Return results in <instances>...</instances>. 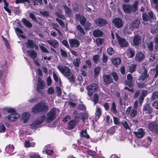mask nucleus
Returning a JSON list of instances; mask_svg holds the SVG:
<instances>
[{
	"instance_id": "4c0bfd02",
	"label": "nucleus",
	"mask_w": 158,
	"mask_h": 158,
	"mask_svg": "<svg viewBox=\"0 0 158 158\" xmlns=\"http://www.w3.org/2000/svg\"><path fill=\"white\" fill-rule=\"evenodd\" d=\"M76 28L79 33H81L82 35H85V33L84 29L81 25H77V26Z\"/></svg>"
},
{
	"instance_id": "0e129e2a",
	"label": "nucleus",
	"mask_w": 158,
	"mask_h": 158,
	"mask_svg": "<svg viewBox=\"0 0 158 158\" xmlns=\"http://www.w3.org/2000/svg\"><path fill=\"white\" fill-rule=\"evenodd\" d=\"M103 40L101 38H97L96 40L97 44L98 45H101L103 43Z\"/></svg>"
},
{
	"instance_id": "1a4fd4ad",
	"label": "nucleus",
	"mask_w": 158,
	"mask_h": 158,
	"mask_svg": "<svg viewBox=\"0 0 158 158\" xmlns=\"http://www.w3.org/2000/svg\"><path fill=\"white\" fill-rule=\"evenodd\" d=\"M154 17V15L152 11L148 12L147 14L146 13H144L142 15L143 20L145 21L149 20L152 22V20H153Z\"/></svg>"
},
{
	"instance_id": "6e6d98bb",
	"label": "nucleus",
	"mask_w": 158,
	"mask_h": 158,
	"mask_svg": "<svg viewBox=\"0 0 158 158\" xmlns=\"http://www.w3.org/2000/svg\"><path fill=\"white\" fill-rule=\"evenodd\" d=\"M111 75L114 78L115 81H117L118 80V76L116 73L113 72L111 73Z\"/></svg>"
},
{
	"instance_id": "c756f323",
	"label": "nucleus",
	"mask_w": 158,
	"mask_h": 158,
	"mask_svg": "<svg viewBox=\"0 0 158 158\" xmlns=\"http://www.w3.org/2000/svg\"><path fill=\"white\" fill-rule=\"evenodd\" d=\"M94 36L95 37H100L102 35L103 32L99 30H96L93 31Z\"/></svg>"
},
{
	"instance_id": "a18cd8bd",
	"label": "nucleus",
	"mask_w": 158,
	"mask_h": 158,
	"mask_svg": "<svg viewBox=\"0 0 158 158\" xmlns=\"http://www.w3.org/2000/svg\"><path fill=\"white\" fill-rule=\"evenodd\" d=\"M99 100L98 95L97 94H95L94 95L93 101L94 102V104L95 105L98 102Z\"/></svg>"
},
{
	"instance_id": "5701e85b",
	"label": "nucleus",
	"mask_w": 158,
	"mask_h": 158,
	"mask_svg": "<svg viewBox=\"0 0 158 158\" xmlns=\"http://www.w3.org/2000/svg\"><path fill=\"white\" fill-rule=\"evenodd\" d=\"M28 55L31 58L35 59L37 57V53L34 50H27L26 51Z\"/></svg>"
},
{
	"instance_id": "5fc2aeb1",
	"label": "nucleus",
	"mask_w": 158,
	"mask_h": 158,
	"mask_svg": "<svg viewBox=\"0 0 158 158\" xmlns=\"http://www.w3.org/2000/svg\"><path fill=\"white\" fill-rule=\"evenodd\" d=\"M25 2L29 3L30 2V1L29 0H15V2L16 4L24 3Z\"/></svg>"
},
{
	"instance_id": "09e8293b",
	"label": "nucleus",
	"mask_w": 158,
	"mask_h": 158,
	"mask_svg": "<svg viewBox=\"0 0 158 158\" xmlns=\"http://www.w3.org/2000/svg\"><path fill=\"white\" fill-rule=\"evenodd\" d=\"M93 60L95 63H98L99 62V56L98 55H94L93 56Z\"/></svg>"
},
{
	"instance_id": "4be33fe9",
	"label": "nucleus",
	"mask_w": 158,
	"mask_h": 158,
	"mask_svg": "<svg viewBox=\"0 0 158 158\" xmlns=\"http://www.w3.org/2000/svg\"><path fill=\"white\" fill-rule=\"evenodd\" d=\"M133 133L138 138L143 137L144 134V132L143 129L142 128L138 129L136 131H134Z\"/></svg>"
},
{
	"instance_id": "052dcab7",
	"label": "nucleus",
	"mask_w": 158,
	"mask_h": 158,
	"mask_svg": "<svg viewBox=\"0 0 158 158\" xmlns=\"http://www.w3.org/2000/svg\"><path fill=\"white\" fill-rule=\"evenodd\" d=\"M152 106L156 109L158 110V101L156 100L152 104Z\"/></svg>"
},
{
	"instance_id": "49530a36",
	"label": "nucleus",
	"mask_w": 158,
	"mask_h": 158,
	"mask_svg": "<svg viewBox=\"0 0 158 158\" xmlns=\"http://www.w3.org/2000/svg\"><path fill=\"white\" fill-rule=\"evenodd\" d=\"M33 3L34 6L38 5L39 3L40 5H42L43 3L42 0H31Z\"/></svg>"
},
{
	"instance_id": "9b49d317",
	"label": "nucleus",
	"mask_w": 158,
	"mask_h": 158,
	"mask_svg": "<svg viewBox=\"0 0 158 158\" xmlns=\"http://www.w3.org/2000/svg\"><path fill=\"white\" fill-rule=\"evenodd\" d=\"M112 23L115 27L119 28L123 26V22L122 20L119 18H115L113 19Z\"/></svg>"
},
{
	"instance_id": "f704fd0d",
	"label": "nucleus",
	"mask_w": 158,
	"mask_h": 158,
	"mask_svg": "<svg viewBox=\"0 0 158 158\" xmlns=\"http://www.w3.org/2000/svg\"><path fill=\"white\" fill-rule=\"evenodd\" d=\"M133 41L135 45H138L140 42V38L138 35H136L133 39Z\"/></svg>"
},
{
	"instance_id": "bf43d9fd",
	"label": "nucleus",
	"mask_w": 158,
	"mask_h": 158,
	"mask_svg": "<svg viewBox=\"0 0 158 158\" xmlns=\"http://www.w3.org/2000/svg\"><path fill=\"white\" fill-rule=\"evenodd\" d=\"M60 52H61V55L63 57L66 58L67 57V53L66 51L61 49H60Z\"/></svg>"
},
{
	"instance_id": "a878e982",
	"label": "nucleus",
	"mask_w": 158,
	"mask_h": 158,
	"mask_svg": "<svg viewBox=\"0 0 158 158\" xmlns=\"http://www.w3.org/2000/svg\"><path fill=\"white\" fill-rule=\"evenodd\" d=\"M30 115V114L29 113H24L22 114V118L23 120L24 123H26L28 121Z\"/></svg>"
},
{
	"instance_id": "680f3d73",
	"label": "nucleus",
	"mask_w": 158,
	"mask_h": 158,
	"mask_svg": "<svg viewBox=\"0 0 158 158\" xmlns=\"http://www.w3.org/2000/svg\"><path fill=\"white\" fill-rule=\"evenodd\" d=\"M78 109L79 110H84L86 109V107L84 105L81 104L78 106Z\"/></svg>"
},
{
	"instance_id": "393cba45",
	"label": "nucleus",
	"mask_w": 158,
	"mask_h": 158,
	"mask_svg": "<svg viewBox=\"0 0 158 158\" xmlns=\"http://www.w3.org/2000/svg\"><path fill=\"white\" fill-rule=\"evenodd\" d=\"M127 55L129 58H132L135 55V52L133 49L128 48L127 51Z\"/></svg>"
},
{
	"instance_id": "338daca9",
	"label": "nucleus",
	"mask_w": 158,
	"mask_h": 158,
	"mask_svg": "<svg viewBox=\"0 0 158 158\" xmlns=\"http://www.w3.org/2000/svg\"><path fill=\"white\" fill-rule=\"evenodd\" d=\"M55 14L56 16L59 17V18L63 20L65 19L64 16L63 15L59 13L58 12H56Z\"/></svg>"
},
{
	"instance_id": "7ed1b4c3",
	"label": "nucleus",
	"mask_w": 158,
	"mask_h": 158,
	"mask_svg": "<svg viewBox=\"0 0 158 158\" xmlns=\"http://www.w3.org/2000/svg\"><path fill=\"white\" fill-rule=\"evenodd\" d=\"M139 3L138 1H135L132 5L130 4H123L122 7L125 13L129 14L131 13H134L137 9V5Z\"/></svg>"
},
{
	"instance_id": "aec40b11",
	"label": "nucleus",
	"mask_w": 158,
	"mask_h": 158,
	"mask_svg": "<svg viewBox=\"0 0 158 158\" xmlns=\"http://www.w3.org/2000/svg\"><path fill=\"white\" fill-rule=\"evenodd\" d=\"M104 82L106 84H110L112 83L113 79L110 75L104 74L103 76Z\"/></svg>"
},
{
	"instance_id": "79ce46f5",
	"label": "nucleus",
	"mask_w": 158,
	"mask_h": 158,
	"mask_svg": "<svg viewBox=\"0 0 158 158\" xmlns=\"http://www.w3.org/2000/svg\"><path fill=\"white\" fill-rule=\"evenodd\" d=\"M136 66V64H131L129 65V72L132 73H133L135 71Z\"/></svg>"
},
{
	"instance_id": "f3484780",
	"label": "nucleus",
	"mask_w": 158,
	"mask_h": 158,
	"mask_svg": "<svg viewBox=\"0 0 158 158\" xmlns=\"http://www.w3.org/2000/svg\"><path fill=\"white\" fill-rule=\"evenodd\" d=\"M69 42L72 48L78 47L80 44L79 41L75 39H69Z\"/></svg>"
},
{
	"instance_id": "37998d69",
	"label": "nucleus",
	"mask_w": 158,
	"mask_h": 158,
	"mask_svg": "<svg viewBox=\"0 0 158 158\" xmlns=\"http://www.w3.org/2000/svg\"><path fill=\"white\" fill-rule=\"evenodd\" d=\"M80 118L84 121L85 119H87L88 118V114L87 113H81L79 114Z\"/></svg>"
},
{
	"instance_id": "f257e3e1",
	"label": "nucleus",
	"mask_w": 158,
	"mask_h": 158,
	"mask_svg": "<svg viewBox=\"0 0 158 158\" xmlns=\"http://www.w3.org/2000/svg\"><path fill=\"white\" fill-rule=\"evenodd\" d=\"M57 68L61 73L64 77H67L69 81L73 83L74 82V78L70 69L65 65H58Z\"/></svg>"
},
{
	"instance_id": "4468645a",
	"label": "nucleus",
	"mask_w": 158,
	"mask_h": 158,
	"mask_svg": "<svg viewBox=\"0 0 158 158\" xmlns=\"http://www.w3.org/2000/svg\"><path fill=\"white\" fill-rule=\"evenodd\" d=\"M127 80L125 81L126 84L128 85L130 88L133 87L134 86L133 83L132 81L133 77L132 75L130 74H128L127 76Z\"/></svg>"
},
{
	"instance_id": "6ab92c4d",
	"label": "nucleus",
	"mask_w": 158,
	"mask_h": 158,
	"mask_svg": "<svg viewBox=\"0 0 158 158\" xmlns=\"http://www.w3.org/2000/svg\"><path fill=\"white\" fill-rule=\"evenodd\" d=\"M95 23L98 26L101 27L107 23L106 21L102 18H98L94 20Z\"/></svg>"
},
{
	"instance_id": "473e14b6",
	"label": "nucleus",
	"mask_w": 158,
	"mask_h": 158,
	"mask_svg": "<svg viewBox=\"0 0 158 158\" xmlns=\"http://www.w3.org/2000/svg\"><path fill=\"white\" fill-rule=\"evenodd\" d=\"M112 63L115 65L119 64L121 61V59L118 58H114L111 60Z\"/></svg>"
},
{
	"instance_id": "f8f14e48",
	"label": "nucleus",
	"mask_w": 158,
	"mask_h": 158,
	"mask_svg": "<svg viewBox=\"0 0 158 158\" xmlns=\"http://www.w3.org/2000/svg\"><path fill=\"white\" fill-rule=\"evenodd\" d=\"M47 42L54 48L58 47L59 43L58 41L55 39H49L47 40Z\"/></svg>"
},
{
	"instance_id": "603ef678",
	"label": "nucleus",
	"mask_w": 158,
	"mask_h": 158,
	"mask_svg": "<svg viewBox=\"0 0 158 158\" xmlns=\"http://www.w3.org/2000/svg\"><path fill=\"white\" fill-rule=\"evenodd\" d=\"M122 124L123 127L126 129H130L129 126L128 125L127 122L124 120L122 121Z\"/></svg>"
},
{
	"instance_id": "de8ad7c7",
	"label": "nucleus",
	"mask_w": 158,
	"mask_h": 158,
	"mask_svg": "<svg viewBox=\"0 0 158 158\" xmlns=\"http://www.w3.org/2000/svg\"><path fill=\"white\" fill-rule=\"evenodd\" d=\"M136 109L133 108L131 111L130 115L132 117H135L137 114Z\"/></svg>"
},
{
	"instance_id": "774afa93",
	"label": "nucleus",
	"mask_w": 158,
	"mask_h": 158,
	"mask_svg": "<svg viewBox=\"0 0 158 158\" xmlns=\"http://www.w3.org/2000/svg\"><path fill=\"white\" fill-rule=\"evenodd\" d=\"M153 71L156 72V74L154 77V78H156L158 75V64L156 65L155 68L153 69Z\"/></svg>"
},
{
	"instance_id": "13d9d810",
	"label": "nucleus",
	"mask_w": 158,
	"mask_h": 158,
	"mask_svg": "<svg viewBox=\"0 0 158 158\" xmlns=\"http://www.w3.org/2000/svg\"><path fill=\"white\" fill-rule=\"evenodd\" d=\"M29 17L31 18L34 22H36L37 21V20L36 19L35 15L32 13H31L29 14Z\"/></svg>"
},
{
	"instance_id": "dca6fc26",
	"label": "nucleus",
	"mask_w": 158,
	"mask_h": 158,
	"mask_svg": "<svg viewBox=\"0 0 158 158\" xmlns=\"http://www.w3.org/2000/svg\"><path fill=\"white\" fill-rule=\"evenodd\" d=\"M76 19L77 21H80V23L82 25H84V24L86 21V19L83 15L79 14L75 15Z\"/></svg>"
},
{
	"instance_id": "e2e57ef3",
	"label": "nucleus",
	"mask_w": 158,
	"mask_h": 158,
	"mask_svg": "<svg viewBox=\"0 0 158 158\" xmlns=\"http://www.w3.org/2000/svg\"><path fill=\"white\" fill-rule=\"evenodd\" d=\"M56 20L61 26L63 27H64V23L61 19H59L58 18H56Z\"/></svg>"
},
{
	"instance_id": "6e6552de",
	"label": "nucleus",
	"mask_w": 158,
	"mask_h": 158,
	"mask_svg": "<svg viewBox=\"0 0 158 158\" xmlns=\"http://www.w3.org/2000/svg\"><path fill=\"white\" fill-rule=\"evenodd\" d=\"M45 88V84L43 80L40 78H38V82L37 84L36 89L39 93L43 94L44 91L43 89Z\"/></svg>"
},
{
	"instance_id": "39448f33",
	"label": "nucleus",
	"mask_w": 158,
	"mask_h": 158,
	"mask_svg": "<svg viewBox=\"0 0 158 158\" xmlns=\"http://www.w3.org/2000/svg\"><path fill=\"white\" fill-rule=\"evenodd\" d=\"M98 85L96 83H93L88 86L86 87L88 90L87 94L89 96L91 97L93 93L96 92L98 89Z\"/></svg>"
},
{
	"instance_id": "ddd939ff",
	"label": "nucleus",
	"mask_w": 158,
	"mask_h": 158,
	"mask_svg": "<svg viewBox=\"0 0 158 158\" xmlns=\"http://www.w3.org/2000/svg\"><path fill=\"white\" fill-rule=\"evenodd\" d=\"M148 128L151 131L158 133V125L154 122H152L148 124Z\"/></svg>"
},
{
	"instance_id": "2f4dec72",
	"label": "nucleus",
	"mask_w": 158,
	"mask_h": 158,
	"mask_svg": "<svg viewBox=\"0 0 158 158\" xmlns=\"http://www.w3.org/2000/svg\"><path fill=\"white\" fill-rule=\"evenodd\" d=\"M101 114V111L99 107H98L96 108V112L95 113V118L98 119L100 117Z\"/></svg>"
},
{
	"instance_id": "2eb2a0df",
	"label": "nucleus",
	"mask_w": 158,
	"mask_h": 158,
	"mask_svg": "<svg viewBox=\"0 0 158 158\" xmlns=\"http://www.w3.org/2000/svg\"><path fill=\"white\" fill-rule=\"evenodd\" d=\"M143 112L145 114H150L153 110L149 104H145L143 106Z\"/></svg>"
},
{
	"instance_id": "20e7f679",
	"label": "nucleus",
	"mask_w": 158,
	"mask_h": 158,
	"mask_svg": "<svg viewBox=\"0 0 158 158\" xmlns=\"http://www.w3.org/2000/svg\"><path fill=\"white\" fill-rule=\"evenodd\" d=\"M56 109L55 107L53 108L47 114L46 122H51L56 117Z\"/></svg>"
},
{
	"instance_id": "bb28decb",
	"label": "nucleus",
	"mask_w": 158,
	"mask_h": 158,
	"mask_svg": "<svg viewBox=\"0 0 158 158\" xmlns=\"http://www.w3.org/2000/svg\"><path fill=\"white\" fill-rule=\"evenodd\" d=\"M21 21L27 27L31 28L32 27V23L26 19L23 18Z\"/></svg>"
},
{
	"instance_id": "864d4df0",
	"label": "nucleus",
	"mask_w": 158,
	"mask_h": 158,
	"mask_svg": "<svg viewBox=\"0 0 158 158\" xmlns=\"http://www.w3.org/2000/svg\"><path fill=\"white\" fill-rule=\"evenodd\" d=\"M100 68L99 67H98L95 68L94 69V76H97L99 73L100 70Z\"/></svg>"
},
{
	"instance_id": "a19ab883",
	"label": "nucleus",
	"mask_w": 158,
	"mask_h": 158,
	"mask_svg": "<svg viewBox=\"0 0 158 158\" xmlns=\"http://www.w3.org/2000/svg\"><path fill=\"white\" fill-rule=\"evenodd\" d=\"M111 111L114 114L117 113V111L116 109V106L114 102H113L112 103V106L111 107Z\"/></svg>"
},
{
	"instance_id": "c85d7f7f",
	"label": "nucleus",
	"mask_w": 158,
	"mask_h": 158,
	"mask_svg": "<svg viewBox=\"0 0 158 158\" xmlns=\"http://www.w3.org/2000/svg\"><path fill=\"white\" fill-rule=\"evenodd\" d=\"M144 58L143 54L142 53H137L135 56L136 60L138 62L141 61Z\"/></svg>"
},
{
	"instance_id": "69168bd1",
	"label": "nucleus",
	"mask_w": 158,
	"mask_h": 158,
	"mask_svg": "<svg viewBox=\"0 0 158 158\" xmlns=\"http://www.w3.org/2000/svg\"><path fill=\"white\" fill-rule=\"evenodd\" d=\"M53 76L54 80L56 82L58 81V77L57 75L54 72H53Z\"/></svg>"
},
{
	"instance_id": "58836bf2",
	"label": "nucleus",
	"mask_w": 158,
	"mask_h": 158,
	"mask_svg": "<svg viewBox=\"0 0 158 158\" xmlns=\"http://www.w3.org/2000/svg\"><path fill=\"white\" fill-rule=\"evenodd\" d=\"M80 136L81 137H85L87 139H88L89 137V135L87 134L86 130H84L82 131L80 133Z\"/></svg>"
},
{
	"instance_id": "c03bdc74",
	"label": "nucleus",
	"mask_w": 158,
	"mask_h": 158,
	"mask_svg": "<svg viewBox=\"0 0 158 158\" xmlns=\"http://www.w3.org/2000/svg\"><path fill=\"white\" fill-rule=\"evenodd\" d=\"M80 63V60L79 58H77L73 60V63L76 67H79Z\"/></svg>"
},
{
	"instance_id": "3c124183",
	"label": "nucleus",
	"mask_w": 158,
	"mask_h": 158,
	"mask_svg": "<svg viewBox=\"0 0 158 158\" xmlns=\"http://www.w3.org/2000/svg\"><path fill=\"white\" fill-rule=\"evenodd\" d=\"M153 42H150L147 44V48L150 51H152L153 50Z\"/></svg>"
},
{
	"instance_id": "72a5a7b5",
	"label": "nucleus",
	"mask_w": 158,
	"mask_h": 158,
	"mask_svg": "<svg viewBox=\"0 0 158 158\" xmlns=\"http://www.w3.org/2000/svg\"><path fill=\"white\" fill-rule=\"evenodd\" d=\"M82 26L85 27L86 30H90L92 29V24L89 21L86 22L84 24V25Z\"/></svg>"
},
{
	"instance_id": "7c9ffc66",
	"label": "nucleus",
	"mask_w": 158,
	"mask_h": 158,
	"mask_svg": "<svg viewBox=\"0 0 158 158\" xmlns=\"http://www.w3.org/2000/svg\"><path fill=\"white\" fill-rule=\"evenodd\" d=\"M140 23L139 21L138 20H136L133 21L131 25V27L132 28H138Z\"/></svg>"
},
{
	"instance_id": "412c9836",
	"label": "nucleus",
	"mask_w": 158,
	"mask_h": 158,
	"mask_svg": "<svg viewBox=\"0 0 158 158\" xmlns=\"http://www.w3.org/2000/svg\"><path fill=\"white\" fill-rule=\"evenodd\" d=\"M65 14L68 17L72 18L73 17V14L72 10L66 6H63Z\"/></svg>"
},
{
	"instance_id": "e433bc0d",
	"label": "nucleus",
	"mask_w": 158,
	"mask_h": 158,
	"mask_svg": "<svg viewBox=\"0 0 158 158\" xmlns=\"http://www.w3.org/2000/svg\"><path fill=\"white\" fill-rule=\"evenodd\" d=\"M46 46L43 44H41L39 45V47L42 51L44 53H48L49 51L46 48Z\"/></svg>"
},
{
	"instance_id": "c9c22d12",
	"label": "nucleus",
	"mask_w": 158,
	"mask_h": 158,
	"mask_svg": "<svg viewBox=\"0 0 158 158\" xmlns=\"http://www.w3.org/2000/svg\"><path fill=\"white\" fill-rule=\"evenodd\" d=\"M158 99V91H156L153 93L151 98V100L152 101H153L155 100Z\"/></svg>"
},
{
	"instance_id": "a211bd4d",
	"label": "nucleus",
	"mask_w": 158,
	"mask_h": 158,
	"mask_svg": "<svg viewBox=\"0 0 158 158\" xmlns=\"http://www.w3.org/2000/svg\"><path fill=\"white\" fill-rule=\"evenodd\" d=\"M19 117V115L17 113H11L6 117L10 121L12 122L16 120Z\"/></svg>"
},
{
	"instance_id": "9d476101",
	"label": "nucleus",
	"mask_w": 158,
	"mask_h": 158,
	"mask_svg": "<svg viewBox=\"0 0 158 158\" xmlns=\"http://www.w3.org/2000/svg\"><path fill=\"white\" fill-rule=\"evenodd\" d=\"M116 35L118 43L120 46L126 47L128 46L129 43L125 39L119 36L117 34H116Z\"/></svg>"
},
{
	"instance_id": "cd10ccee",
	"label": "nucleus",
	"mask_w": 158,
	"mask_h": 158,
	"mask_svg": "<svg viewBox=\"0 0 158 158\" xmlns=\"http://www.w3.org/2000/svg\"><path fill=\"white\" fill-rule=\"evenodd\" d=\"M26 44L27 47L31 49H33L34 47L35 44L33 40H28V41L26 42Z\"/></svg>"
},
{
	"instance_id": "0eeeda50",
	"label": "nucleus",
	"mask_w": 158,
	"mask_h": 158,
	"mask_svg": "<svg viewBox=\"0 0 158 158\" xmlns=\"http://www.w3.org/2000/svg\"><path fill=\"white\" fill-rule=\"evenodd\" d=\"M148 71L145 67H143L139 73L141 75L139 77V79L142 81H144L146 79H148V80L149 81L150 78L149 75L147 74Z\"/></svg>"
},
{
	"instance_id": "b1692460",
	"label": "nucleus",
	"mask_w": 158,
	"mask_h": 158,
	"mask_svg": "<svg viewBox=\"0 0 158 158\" xmlns=\"http://www.w3.org/2000/svg\"><path fill=\"white\" fill-rule=\"evenodd\" d=\"M76 122L75 120H72L68 123L67 127L69 130H72L75 127Z\"/></svg>"
},
{
	"instance_id": "4d7b16f0",
	"label": "nucleus",
	"mask_w": 158,
	"mask_h": 158,
	"mask_svg": "<svg viewBox=\"0 0 158 158\" xmlns=\"http://www.w3.org/2000/svg\"><path fill=\"white\" fill-rule=\"evenodd\" d=\"M113 120L115 124L118 125H120L119 119L118 118L114 117L113 118Z\"/></svg>"
},
{
	"instance_id": "f03ea898",
	"label": "nucleus",
	"mask_w": 158,
	"mask_h": 158,
	"mask_svg": "<svg viewBox=\"0 0 158 158\" xmlns=\"http://www.w3.org/2000/svg\"><path fill=\"white\" fill-rule=\"evenodd\" d=\"M48 110V106L46 103L43 102H39L32 108V112L35 113H44L47 111Z\"/></svg>"
},
{
	"instance_id": "ea45409f",
	"label": "nucleus",
	"mask_w": 158,
	"mask_h": 158,
	"mask_svg": "<svg viewBox=\"0 0 158 158\" xmlns=\"http://www.w3.org/2000/svg\"><path fill=\"white\" fill-rule=\"evenodd\" d=\"M40 13L42 16L46 17H49L50 13L49 11L42 10L40 11Z\"/></svg>"
},
{
	"instance_id": "423d86ee",
	"label": "nucleus",
	"mask_w": 158,
	"mask_h": 158,
	"mask_svg": "<svg viewBox=\"0 0 158 158\" xmlns=\"http://www.w3.org/2000/svg\"><path fill=\"white\" fill-rule=\"evenodd\" d=\"M40 119H37L35 121L31 124L30 125V128L32 129H36L39 127V125L41 124L46 118L45 116L43 115L40 117Z\"/></svg>"
},
{
	"instance_id": "8fccbe9b",
	"label": "nucleus",
	"mask_w": 158,
	"mask_h": 158,
	"mask_svg": "<svg viewBox=\"0 0 158 158\" xmlns=\"http://www.w3.org/2000/svg\"><path fill=\"white\" fill-rule=\"evenodd\" d=\"M107 52L110 55H112L114 53V51L113 48L109 47L108 48L107 50Z\"/></svg>"
}]
</instances>
